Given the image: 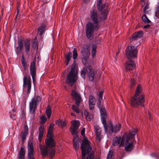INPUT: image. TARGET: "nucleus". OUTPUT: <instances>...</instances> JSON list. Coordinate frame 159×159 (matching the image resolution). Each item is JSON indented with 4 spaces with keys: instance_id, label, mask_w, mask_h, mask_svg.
<instances>
[{
    "instance_id": "obj_3",
    "label": "nucleus",
    "mask_w": 159,
    "mask_h": 159,
    "mask_svg": "<svg viewBox=\"0 0 159 159\" xmlns=\"http://www.w3.org/2000/svg\"><path fill=\"white\" fill-rule=\"evenodd\" d=\"M142 93L141 87L138 85L136 88L134 96L131 100V104L132 106L135 107L137 105L143 106V103L144 102V98Z\"/></svg>"
},
{
    "instance_id": "obj_24",
    "label": "nucleus",
    "mask_w": 159,
    "mask_h": 159,
    "mask_svg": "<svg viewBox=\"0 0 159 159\" xmlns=\"http://www.w3.org/2000/svg\"><path fill=\"white\" fill-rule=\"evenodd\" d=\"M28 126L27 125H25L24 129L22 130L20 135L22 141H24L25 139L26 136L28 134Z\"/></svg>"
},
{
    "instance_id": "obj_55",
    "label": "nucleus",
    "mask_w": 159,
    "mask_h": 159,
    "mask_svg": "<svg viewBox=\"0 0 159 159\" xmlns=\"http://www.w3.org/2000/svg\"><path fill=\"white\" fill-rule=\"evenodd\" d=\"M71 116H75L74 115V114L72 113H71Z\"/></svg>"
},
{
    "instance_id": "obj_52",
    "label": "nucleus",
    "mask_w": 159,
    "mask_h": 159,
    "mask_svg": "<svg viewBox=\"0 0 159 159\" xmlns=\"http://www.w3.org/2000/svg\"><path fill=\"white\" fill-rule=\"evenodd\" d=\"M150 26L149 25L147 24L146 25H145L144 26V28H148Z\"/></svg>"
},
{
    "instance_id": "obj_10",
    "label": "nucleus",
    "mask_w": 159,
    "mask_h": 159,
    "mask_svg": "<svg viewBox=\"0 0 159 159\" xmlns=\"http://www.w3.org/2000/svg\"><path fill=\"white\" fill-rule=\"evenodd\" d=\"M121 127V125L120 124H116L113 127L112 126L111 122L108 123L107 125L104 128L106 132H107L109 134H111L113 132H116L120 130Z\"/></svg>"
},
{
    "instance_id": "obj_29",
    "label": "nucleus",
    "mask_w": 159,
    "mask_h": 159,
    "mask_svg": "<svg viewBox=\"0 0 159 159\" xmlns=\"http://www.w3.org/2000/svg\"><path fill=\"white\" fill-rule=\"evenodd\" d=\"M25 154V151L24 148L22 147L18 156V159H24Z\"/></svg>"
},
{
    "instance_id": "obj_2",
    "label": "nucleus",
    "mask_w": 159,
    "mask_h": 159,
    "mask_svg": "<svg viewBox=\"0 0 159 159\" xmlns=\"http://www.w3.org/2000/svg\"><path fill=\"white\" fill-rule=\"evenodd\" d=\"M91 18L93 23L89 22L86 26V34L89 39H91L93 36V32L98 26V20L97 19V14L96 11L92 10L90 13Z\"/></svg>"
},
{
    "instance_id": "obj_33",
    "label": "nucleus",
    "mask_w": 159,
    "mask_h": 159,
    "mask_svg": "<svg viewBox=\"0 0 159 159\" xmlns=\"http://www.w3.org/2000/svg\"><path fill=\"white\" fill-rule=\"evenodd\" d=\"M71 54V52H68L67 55H66L65 56L66 59V65H67L69 63L70 59L72 57Z\"/></svg>"
},
{
    "instance_id": "obj_41",
    "label": "nucleus",
    "mask_w": 159,
    "mask_h": 159,
    "mask_svg": "<svg viewBox=\"0 0 159 159\" xmlns=\"http://www.w3.org/2000/svg\"><path fill=\"white\" fill-rule=\"evenodd\" d=\"M78 54L77 50L76 48H74L73 51V58L74 60H75L77 57Z\"/></svg>"
},
{
    "instance_id": "obj_12",
    "label": "nucleus",
    "mask_w": 159,
    "mask_h": 159,
    "mask_svg": "<svg viewBox=\"0 0 159 159\" xmlns=\"http://www.w3.org/2000/svg\"><path fill=\"white\" fill-rule=\"evenodd\" d=\"M137 52L134 47L129 46L126 49L125 54L128 59H132L136 57Z\"/></svg>"
},
{
    "instance_id": "obj_30",
    "label": "nucleus",
    "mask_w": 159,
    "mask_h": 159,
    "mask_svg": "<svg viewBox=\"0 0 159 159\" xmlns=\"http://www.w3.org/2000/svg\"><path fill=\"white\" fill-rule=\"evenodd\" d=\"M45 27L46 25H43L39 28L38 33L40 36H42L45 32Z\"/></svg>"
},
{
    "instance_id": "obj_8",
    "label": "nucleus",
    "mask_w": 159,
    "mask_h": 159,
    "mask_svg": "<svg viewBox=\"0 0 159 159\" xmlns=\"http://www.w3.org/2000/svg\"><path fill=\"white\" fill-rule=\"evenodd\" d=\"M86 74H87L90 81H93V76L94 72L91 67L89 66L87 67L84 68L81 72V75L82 77L84 78Z\"/></svg>"
},
{
    "instance_id": "obj_9",
    "label": "nucleus",
    "mask_w": 159,
    "mask_h": 159,
    "mask_svg": "<svg viewBox=\"0 0 159 159\" xmlns=\"http://www.w3.org/2000/svg\"><path fill=\"white\" fill-rule=\"evenodd\" d=\"M41 154L43 157L46 156L50 158H52L55 154V151L54 150L49 149L46 146H40Z\"/></svg>"
},
{
    "instance_id": "obj_54",
    "label": "nucleus",
    "mask_w": 159,
    "mask_h": 159,
    "mask_svg": "<svg viewBox=\"0 0 159 159\" xmlns=\"http://www.w3.org/2000/svg\"><path fill=\"white\" fill-rule=\"evenodd\" d=\"M148 115L149 116V119L150 120H151V117L150 114L149 112H148Z\"/></svg>"
},
{
    "instance_id": "obj_1",
    "label": "nucleus",
    "mask_w": 159,
    "mask_h": 159,
    "mask_svg": "<svg viewBox=\"0 0 159 159\" xmlns=\"http://www.w3.org/2000/svg\"><path fill=\"white\" fill-rule=\"evenodd\" d=\"M137 131L136 129L133 128L128 133H125L122 138L120 136L115 137L112 141V145L115 146L119 145L120 147L125 145V149L126 151H130L133 148V141Z\"/></svg>"
},
{
    "instance_id": "obj_6",
    "label": "nucleus",
    "mask_w": 159,
    "mask_h": 159,
    "mask_svg": "<svg viewBox=\"0 0 159 159\" xmlns=\"http://www.w3.org/2000/svg\"><path fill=\"white\" fill-rule=\"evenodd\" d=\"M102 0H97V5L98 9L99 11H102L100 15V18L102 20H105L106 19L108 14L107 4H106L102 6L101 3Z\"/></svg>"
},
{
    "instance_id": "obj_36",
    "label": "nucleus",
    "mask_w": 159,
    "mask_h": 159,
    "mask_svg": "<svg viewBox=\"0 0 159 159\" xmlns=\"http://www.w3.org/2000/svg\"><path fill=\"white\" fill-rule=\"evenodd\" d=\"M97 46L96 45H94L92 46V55L93 57H95L96 50Z\"/></svg>"
},
{
    "instance_id": "obj_50",
    "label": "nucleus",
    "mask_w": 159,
    "mask_h": 159,
    "mask_svg": "<svg viewBox=\"0 0 159 159\" xmlns=\"http://www.w3.org/2000/svg\"><path fill=\"white\" fill-rule=\"evenodd\" d=\"M22 64L25 70H26V63H22Z\"/></svg>"
},
{
    "instance_id": "obj_35",
    "label": "nucleus",
    "mask_w": 159,
    "mask_h": 159,
    "mask_svg": "<svg viewBox=\"0 0 159 159\" xmlns=\"http://www.w3.org/2000/svg\"><path fill=\"white\" fill-rule=\"evenodd\" d=\"M46 114L47 115V117L49 118L51 114V110L50 107L49 106H47L46 109Z\"/></svg>"
},
{
    "instance_id": "obj_17",
    "label": "nucleus",
    "mask_w": 159,
    "mask_h": 159,
    "mask_svg": "<svg viewBox=\"0 0 159 159\" xmlns=\"http://www.w3.org/2000/svg\"><path fill=\"white\" fill-rule=\"evenodd\" d=\"M90 47L88 45H84L83 46L81 53L82 56L84 57L87 58L90 54Z\"/></svg>"
},
{
    "instance_id": "obj_4",
    "label": "nucleus",
    "mask_w": 159,
    "mask_h": 159,
    "mask_svg": "<svg viewBox=\"0 0 159 159\" xmlns=\"http://www.w3.org/2000/svg\"><path fill=\"white\" fill-rule=\"evenodd\" d=\"M82 159H93L94 154L91 148L88 144L83 143L81 147Z\"/></svg>"
},
{
    "instance_id": "obj_53",
    "label": "nucleus",
    "mask_w": 159,
    "mask_h": 159,
    "mask_svg": "<svg viewBox=\"0 0 159 159\" xmlns=\"http://www.w3.org/2000/svg\"><path fill=\"white\" fill-rule=\"evenodd\" d=\"M90 0H84V2L85 3H87L90 1Z\"/></svg>"
},
{
    "instance_id": "obj_21",
    "label": "nucleus",
    "mask_w": 159,
    "mask_h": 159,
    "mask_svg": "<svg viewBox=\"0 0 159 159\" xmlns=\"http://www.w3.org/2000/svg\"><path fill=\"white\" fill-rule=\"evenodd\" d=\"M30 72L31 75L34 83L35 81V63L34 62H32L30 64Z\"/></svg>"
},
{
    "instance_id": "obj_40",
    "label": "nucleus",
    "mask_w": 159,
    "mask_h": 159,
    "mask_svg": "<svg viewBox=\"0 0 159 159\" xmlns=\"http://www.w3.org/2000/svg\"><path fill=\"white\" fill-rule=\"evenodd\" d=\"M54 126L53 124H51L50 125L47 134H52V129Z\"/></svg>"
},
{
    "instance_id": "obj_44",
    "label": "nucleus",
    "mask_w": 159,
    "mask_h": 159,
    "mask_svg": "<svg viewBox=\"0 0 159 159\" xmlns=\"http://www.w3.org/2000/svg\"><path fill=\"white\" fill-rule=\"evenodd\" d=\"M15 112L12 110V111L10 112V116L11 118L12 119H14L15 118Z\"/></svg>"
},
{
    "instance_id": "obj_34",
    "label": "nucleus",
    "mask_w": 159,
    "mask_h": 159,
    "mask_svg": "<svg viewBox=\"0 0 159 159\" xmlns=\"http://www.w3.org/2000/svg\"><path fill=\"white\" fill-rule=\"evenodd\" d=\"M103 93V92L102 91H101L98 95V104L99 106L100 105L101 101L102 100Z\"/></svg>"
},
{
    "instance_id": "obj_23",
    "label": "nucleus",
    "mask_w": 159,
    "mask_h": 159,
    "mask_svg": "<svg viewBox=\"0 0 159 159\" xmlns=\"http://www.w3.org/2000/svg\"><path fill=\"white\" fill-rule=\"evenodd\" d=\"M143 34V33L142 31H139L135 33L134 34L130 39L131 41H132L133 40H136L138 39L141 38L142 37Z\"/></svg>"
},
{
    "instance_id": "obj_43",
    "label": "nucleus",
    "mask_w": 159,
    "mask_h": 159,
    "mask_svg": "<svg viewBox=\"0 0 159 159\" xmlns=\"http://www.w3.org/2000/svg\"><path fill=\"white\" fill-rule=\"evenodd\" d=\"M113 152L110 151L107 155V159H112L113 158Z\"/></svg>"
},
{
    "instance_id": "obj_22",
    "label": "nucleus",
    "mask_w": 159,
    "mask_h": 159,
    "mask_svg": "<svg viewBox=\"0 0 159 159\" xmlns=\"http://www.w3.org/2000/svg\"><path fill=\"white\" fill-rule=\"evenodd\" d=\"M23 45H24L25 52L27 55H29L30 50V42L28 40L24 41Z\"/></svg>"
},
{
    "instance_id": "obj_48",
    "label": "nucleus",
    "mask_w": 159,
    "mask_h": 159,
    "mask_svg": "<svg viewBox=\"0 0 159 159\" xmlns=\"http://www.w3.org/2000/svg\"><path fill=\"white\" fill-rule=\"evenodd\" d=\"M148 9V6H146L145 7H144L143 8V11L145 13H147V10Z\"/></svg>"
},
{
    "instance_id": "obj_28",
    "label": "nucleus",
    "mask_w": 159,
    "mask_h": 159,
    "mask_svg": "<svg viewBox=\"0 0 159 159\" xmlns=\"http://www.w3.org/2000/svg\"><path fill=\"white\" fill-rule=\"evenodd\" d=\"M23 46V42L20 41L18 43V46L16 48V52L17 54H20L22 49Z\"/></svg>"
},
{
    "instance_id": "obj_45",
    "label": "nucleus",
    "mask_w": 159,
    "mask_h": 159,
    "mask_svg": "<svg viewBox=\"0 0 159 159\" xmlns=\"http://www.w3.org/2000/svg\"><path fill=\"white\" fill-rule=\"evenodd\" d=\"M40 119L41 120V122L42 123H44L47 120V118L44 115L41 116L40 117Z\"/></svg>"
},
{
    "instance_id": "obj_38",
    "label": "nucleus",
    "mask_w": 159,
    "mask_h": 159,
    "mask_svg": "<svg viewBox=\"0 0 159 159\" xmlns=\"http://www.w3.org/2000/svg\"><path fill=\"white\" fill-rule=\"evenodd\" d=\"M142 19L143 21L145 23H149L150 22V20L145 15H144L142 16Z\"/></svg>"
},
{
    "instance_id": "obj_14",
    "label": "nucleus",
    "mask_w": 159,
    "mask_h": 159,
    "mask_svg": "<svg viewBox=\"0 0 159 159\" xmlns=\"http://www.w3.org/2000/svg\"><path fill=\"white\" fill-rule=\"evenodd\" d=\"M100 111L101 120L105 128L107 125L106 120V119L107 118V113L105 109L102 107H101Z\"/></svg>"
},
{
    "instance_id": "obj_13",
    "label": "nucleus",
    "mask_w": 159,
    "mask_h": 159,
    "mask_svg": "<svg viewBox=\"0 0 159 159\" xmlns=\"http://www.w3.org/2000/svg\"><path fill=\"white\" fill-rule=\"evenodd\" d=\"M72 126L70 130L73 135H76L77 134V130L80 125V122L77 120H74L71 121Z\"/></svg>"
},
{
    "instance_id": "obj_20",
    "label": "nucleus",
    "mask_w": 159,
    "mask_h": 159,
    "mask_svg": "<svg viewBox=\"0 0 159 159\" xmlns=\"http://www.w3.org/2000/svg\"><path fill=\"white\" fill-rule=\"evenodd\" d=\"M125 66L127 71L132 70L135 67V64L133 61L129 60L126 62Z\"/></svg>"
},
{
    "instance_id": "obj_46",
    "label": "nucleus",
    "mask_w": 159,
    "mask_h": 159,
    "mask_svg": "<svg viewBox=\"0 0 159 159\" xmlns=\"http://www.w3.org/2000/svg\"><path fill=\"white\" fill-rule=\"evenodd\" d=\"M135 85V81L133 80H132L131 79V80L130 81V88H131L133 87Z\"/></svg>"
},
{
    "instance_id": "obj_19",
    "label": "nucleus",
    "mask_w": 159,
    "mask_h": 159,
    "mask_svg": "<svg viewBox=\"0 0 159 159\" xmlns=\"http://www.w3.org/2000/svg\"><path fill=\"white\" fill-rule=\"evenodd\" d=\"M71 95L75 99V103L76 105L79 106L80 103L81 102V98L80 94L78 93L76 91L74 90H73L71 93Z\"/></svg>"
},
{
    "instance_id": "obj_51",
    "label": "nucleus",
    "mask_w": 159,
    "mask_h": 159,
    "mask_svg": "<svg viewBox=\"0 0 159 159\" xmlns=\"http://www.w3.org/2000/svg\"><path fill=\"white\" fill-rule=\"evenodd\" d=\"M84 58H85V57ZM85 58H84L82 60L83 62V63L84 64H85L86 63V58H86V57H85Z\"/></svg>"
},
{
    "instance_id": "obj_49",
    "label": "nucleus",
    "mask_w": 159,
    "mask_h": 159,
    "mask_svg": "<svg viewBox=\"0 0 159 159\" xmlns=\"http://www.w3.org/2000/svg\"><path fill=\"white\" fill-rule=\"evenodd\" d=\"M21 61L22 63H25V60L23 55H22L21 56Z\"/></svg>"
},
{
    "instance_id": "obj_47",
    "label": "nucleus",
    "mask_w": 159,
    "mask_h": 159,
    "mask_svg": "<svg viewBox=\"0 0 159 159\" xmlns=\"http://www.w3.org/2000/svg\"><path fill=\"white\" fill-rule=\"evenodd\" d=\"M95 104H89V108L91 110H93Z\"/></svg>"
},
{
    "instance_id": "obj_18",
    "label": "nucleus",
    "mask_w": 159,
    "mask_h": 159,
    "mask_svg": "<svg viewBox=\"0 0 159 159\" xmlns=\"http://www.w3.org/2000/svg\"><path fill=\"white\" fill-rule=\"evenodd\" d=\"M94 132L96 134V137L97 140L99 141L102 138L101 130L99 126L97 125H94Z\"/></svg>"
},
{
    "instance_id": "obj_42",
    "label": "nucleus",
    "mask_w": 159,
    "mask_h": 159,
    "mask_svg": "<svg viewBox=\"0 0 159 159\" xmlns=\"http://www.w3.org/2000/svg\"><path fill=\"white\" fill-rule=\"evenodd\" d=\"M77 107L73 105L72 106V108L73 110L75 111L77 113H79V110L78 109V107H79L77 105Z\"/></svg>"
},
{
    "instance_id": "obj_57",
    "label": "nucleus",
    "mask_w": 159,
    "mask_h": 159,
    "mask_svg": "<svg viewBox=\"0 0 159 159\" xmlns=\"http://www.w3.org/2000/svg\"><path fill=\"white\" fill-rule=\"evenodd\" d=\"M119 52H118L116 53V55H117V54H118V53H119Z\"/></svg>"
},
{
    "instance_id": "obj_32",
    "label": "nucleus",
    "mask_w": 159,
    "mask_h": 159,
    "mask_svg": "<svg viewBox=\"0 0 159 159\" xmlns=\"http://www.w3.org/2000/svg\"><path fill=\"white\" fill-rule=\"evenodd\" d=\"M84 115L85 117L88 121H90L93 118V116L91 114H89V113L86 111H84Z\"/></svg>"
},
{
    "instance_id": "obj_37",
    "label": "nucleus",
    "mask_w": 159,
    "mask_h": 159,
    "mask_svg": "<svg viewBox=\"0 0 159 159\" xmlns=\"http://www.w3.org/2000/svg\"><path fill=\"white\" fill-rule=\"evenodd\" d=\"M95 99L94 98L92 95H90L89 98V104H95Z\"/></svg>"
},
{
    "instance_id": "obj_25",
    "label": "nucleus",
    "mask_w": 159,
    "mask_h": 159,
    "mask_svg": "<svg viewBox=\"0 0 159 159\" xmlns=\"http://www.w3.org/2000/svg\"><path fill=\"white\" fill-rule=\"evenodd\" d=\"M81 134L84 137V139L82 141V143L80 146V148H81V147L82 146L84 143L85 142L86 143H87V144H88L90 146L91 148L92 147L90 145V143L89 141L87 139L86 137L84 136L85 134V129L84 128H83L81 130Z\"/></svg>"
},
{
    "instance_id": "obj_27",
    "label": "nucleus",
    "mask_w": 159,
    "mask_h": 159,
    "mask_svg": "<svg viewBox=\"0 0 159 159\" xmlns=\"http://www.w3.org/2000/svg\"><path fill=\"white\" fill-rule=\"evenodd\" d=\"M74 137L73 139V146L75 150H77L79 147V142H80V140L78 139V138L76 135Z\"/></svg>"
},
{
    "instance_id": "obj_31",
    "label": "nucleus",
    "mask_w": 159,
    "mask_h": 159,
    "mask_svg": "<svg viewBox=\"0 0 159 159\" xmlns=\"http://www.w3.org/2000/svg\"><path fill=\"white\" fill-rule=\"evenodd\" d=\"M56 123L58 125H60L62 128L65 127L66 125V121L61 120H57L56 122Z\"/></svg>"
},
{
    "instance_id": "obj_26",
    "label": "nucleus",
    "mask_w": 159,
    "mask_h": 159,
    "mask_svg": "<svg viewBox=\"0 0 159 159\" xmlns=\"http://www.w3.org/2000/svg\"><path fill=\"white\" fill-rule=\"evenodd\" d=\"M39 135L38 138L39 142H41L44 132V126L43 125H41L39 127Z\"/></svg>"
},
{
    "instance_id": "obj_11",
    "label": "nucleus",
    "mask_w": 159,
    "mask_h": 159,
    "mask_svg": "<svg viewBox=\"0 0 159 159\" xmlns=\"http://www.w3.org/2000/svg\"><path fill=\"white\" fill-rule=\"evenodd\" d=\"M23 87L24 90L29 93L31 89V78L29 75H25L23 78Z\"/></svg>"
},
{
    "instance_id": "obj_39",
    "label": "nucleus",
    "mask_w": 159,
    "mask_h": 159,
    "mask_svg": "<svg viewBox=\"0 0 159 159\" xmlns=\"http://www.w3.org/2000/svg\"><path fill=\"white\" fill-rule=\"evenodd\" d=\"M155 15L156 17L155 19L157 21V20L159 18V6H157L155 9Z\"/></svg>"
},
{
    "instance_id": "obj_58",
    "label": "nucleus",
    "mask_w": 159,
    "mask_h": 159,
    "mask_svg": "<svg viewBox=\"0 0 159 159\" xmlns=\"http://www.w3.org/2000/svg\"><path fill=\"white\" fill-rule=\"evenodd\" d=\"M18 11H17V14H18ZM16 17H17V16H16Z\"/></svg>"
},
{
    "instance_id": "obj_56",
    "label": "nucleus",
    "mask_w": 159,
    "mask_h": 159,
    "mask_svg": "<svg viewBox=\"0 0 159 159\" xmlns=\"http://www.w3.org/2000/svg\"><path fill=\"white\" fill-rule=\"evenodd\" d=\"M142 5H143V0H142Z\"/></svg>"
},
{
    "instance_id": "obj_5",
    "label": "nucleus",
    "mask_w": 159,
    "mask_h": 159,
    "mask_svg": "<svg viewBox=\"0 0 159 159\" xmlns=\"http://www.w3.org/2000/svg\"><path fill=\"white\" fill-rule=\"evenodd\" d=\"M77 79V70L75 67H71V70L66 79L67 84L72 86Z\"/></svg>"
},
{
    "instance_id": "obj_7",
    "label": "nucleus",
    "mask_w": 159,
    "mask_h": 159,
    "mask_svg": "<svg viewBox=\"0 0 159 159\" xmlns=\"http://www.w3.org/2000/svg\"><path fill=\"white\" fill-rule=\"evenodd\" d=\"M41 101L39 96H35L31 100L29 103L30 111V113L33 114L37 109V107Z\"/></svg>"
},
{
    "instance_id": "obj_16",
    "label": "nucleus",
    "mask_w": 159,
    "mask_h": 159,
    "mask_svg": "<svg viewBox=\"0 0 159 159\" xmlns=\"http://www.w3.org/2000/svg\"><path fill=\"white\" fill-rule=\"evenodd\" d=\"M46 144L49 147H53L55 146V142L53 139L52 134H47L45 139Z\"/></svg>"
},
{
    "instance_id": "obj_15",
    "label": "nucleus",
    "mask_w": 159,
    "mask_h": 159,
    "mask_svg": "<svg viewBox=\"0 0 159 159\" xmlns=\"http://www.w3.org/2000/svg\"><path fill=\"white\" fill-rule=\"evenodd\" d=\"M28 159H34V152L33 143L32 142L29 141L28 145Z\"/></svg>"
}]
</instances>
